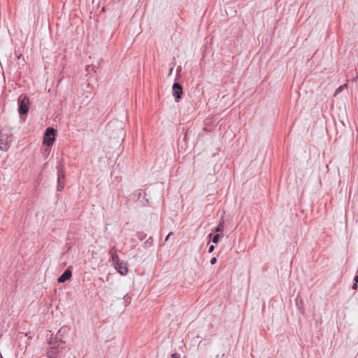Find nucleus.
Here are the masks:
<instances>
[{"label":"nucleus","instance_id":"7ed1b4c3","mask_svg":"<svg viewBox=\"0 0 358 358\" xmlns=\"http://www.w3.org/2000/svg\"><path fill=\"white\" fill-rule=\"evenodd\" d=\"M56 132V130H55L53 128H48L43 137V143L48 146L52 145L55 139V136Z\"/></svg>","mask_w":358,"mask_h":358},{"label":"nucleus","instance_id":"1a4fd4ad","mask_svg":"<svg viewBox=\"0 0 358 358\" xmlns=\"http://www.w3.org/2000/svg\"><path fill=\"white\" fill-rule=\"evenodd\" d=\"M111 258H112V261L114 264V266L121 261L120 259L117 252H113V255H111Z\"/></svg>","mask_w":358,"mask_h":358},{"label":"nucleus","instance_id":"4be33fe9","mask_svg":"<svg viewBox=\"0 0 358 358\" xmlns=\"http://www.w3.org/2000/svg\"><path fill=\"white\" fill-rule=\"evenodd\" d=\"M354 280L355 281V283H358V275H355Z\"/></svg>","mask_w":358,"mask_h":358},{"label":"nucleus","instance_id":"423d86ee","mask_svg":"<svg viewBox=\"0 0 358 358\" xmlns=\"http://www.w3.org/2000/svg\"><path fill=\"white\" fill-rule=\"evenodd\" d=\"M115 268L120 274L122 275H124L128 273V268L127 266V264L122 260L115 265Z\"/></svg>","mask_w":358,"mask_h":358},{"label":"nucleus","instance_id":"ddd939ff","mask_svg":"<svg viewBox=\"0 0 358 358\" xmlns=\"http://www.w3.org/2000/svg\"><path fill=\"white\" fill-rule=\"evenodd\" d=\"M220 236L219 234H216L215 235L213 238H212V241L213 243H217L219 240H220Z\"/></svg>","mask_w":358,"mask_h":358},{"label":"nucleus","instance_id":"dca6fc26","mask_svg":"<svg viewBox=\"0 0 358 358\" xmlns=\"http://www.w3.org/2000/svg\"><path fill=\"white\" fill-rule=\"evenodd\" d=\"M217 262V259L215 257H213L211 259H210V264H215Z\"/></svg>","mask_w":358,"mask_h":358},{"label":"nucleus","instance_id":"6ab92c4d","mask_svg":"<svg viewBox=\"0 0 358 358\" xmlns=\"http://www.w3.org/2000/svg\"><path fill=\"white\" fill-rule=\"evenodd\" d=\"M172 235H173V233H172V232H170V233L168 234V236L166 237V238H165V241H168V239H169V237H170L171 236H172Z\"/></svg>","mask_w":358,"mask_h":358},{"label":"nucleus","instance_id":"f03ea898","mask_svg":"<svg viewBox=\"0 0 358 358\" xmlns=\"http://www.w3.org/2000/svg\"><path fill=\"white\" fill-rule=\"evenodd\" d=\"M13 141V135L7 133H0V150L7 151Z\"/></svg>","mask_w":358,"mask_h":358},{"label":"nucleus","instance_id":"aec40b11","mask_svg":"<svg viewBox=\"0 0 358 358\" xmlns=\"http://www.w3.org/2000/svg\"><path fill=\"white\" fill-rule=\"evenodd\" d=\"M113 252H117L115 251V248H112V249L110 250V255H113Z\"/></svg>","mask_w":358,"mask_h":358},{"label":"nucleus","instance_id":"0eeeda50","mask_svg":"<svg viewBox=\"0 0 358 358\" xmlns=\"http://www.w3.org/2000/svg\"><path fill=\"white\" fill-rule=\"evenodd\" d=\"M71 271L69 269L64 271V272L58 278L57 281L61 282H64L66 280H69L71 277Z\"/></svg>","mask_w":358,"mask_h":358},{"label":"nucleus","instance_id":"412c9836","mask_svg":"<svg viewBox=\"0 0 358 358\" xmlns=\"http://www.w3.org/2000/svg\"><path fill=\"white\" fill-rule=\"evenodd\" d=\"M357 283L355 282L354 285H352V289H357Z\"/></svg>","mask_w":358,"mask_h":358},{"label":"nucleus","instance_id":"20e7f679","mask_svg":"<svg viewBox=\"0 0 358 358\" xmlns=\"http://www.w3.org/2000/svg\"><path fill=\"white\" fill-rule=\"evenodd\" d=\"M29 108V100L27 97L24 96L19 100L18 112L20 115H26Z\"/></svg>","mask_w":358,"mask_h":358},{"label":"nucleus","instance_id":"f257e3e1","mask_svg":"<svg viewBox=\"0 0 358 358\" xmlns=\"http://www.w3.org/2000/svg\"><path fill=\"white\" fill-rule=\"evenodd\" d=\"M107 131L108 132L110 138L123 141L125 136L124 123L119 120L110 122L107 125Z\"/></svg>","mask_w":358,"mask_h":358},{"label":"nucleus","instance_id":"2eb2a0df","mask_svg":"<svg viewBox=\"0 0 358 358\" xmlns=\"http://www.w3.org/2000/svg\"><path fill=\"white\" fill-rule=\"evenodd\" d=\"M50 345H51V351L52 353H55V348H56V342L54 343L53 341L50 342Z\"/></svg>","mask_w":358,"mask_h":358},{"label":"nucleus","instance_id":"6e6552de","mask_svg":"<svg viewBox=\"0 0 358 358\" xmlns=\"http://www.w3.org/2000/svg\"><path fill=\"white\" fill-rule=\"evenodd\" d=\"M63 179V176L60 173V172H58V176H57V190L62 191L64 189V185L62 183V180Z\"/></svg>","mask_w":358,"mask_h":358},{"label":"nucleus","instance_id":"f3484780","mask_svg":"<svg viewBox=\"0 0 358 358\" xmlns=\"http://www.w3.org/2000/svg\"><path fill=\"white\" fill-rule=\"evenodd\" d=\"M214 249H215L214 245H211V246H210V248L208 249V252H212L214 250Z\"/></svg>","mask_w":358,"mask_h":358},{"label":"nucleus","instance_id":"39448f33","mask_svg":"<svg viewBox=\"0 0 358 358\" xmlns=\"http://www.w3.org/2000/svg\"><path fill=\"white\" fill-rule=\"evenodd\" d=\"M173 96H174L176 101H178V100L181 98V95L182 94V87L181 85L178 83H175L173 85Z\"/></svg>","mask_w":358,"mask_h":358},{"label":"nucleus","instance_id":"5701e85b","mask_svg":"<svg viewBox=\"0 0 358 358\" xmlns=\"http://www.w3.org/2000/svg\"><path fill=\"white\" fill-rule=\"evenodd\" d=\"M49 358H51V357H49Z\"/></svg>","mask_w":358,"mask_h":358},{"label":"nucleus","instance_id":"9d476101","mask_svg":"<svg viewBox=\"0 0 358 358\" xmlns=\"http://www.w3.org/2000/svg\"><path fill=\"white\" fill-rule=\"evenodd\" d=\"M348 87V85L347 84H344L341 86H340L339 87H338L336 91H335V93L334 94V96H336L337 94H338L341 91H343L344 89H346Z\"/></svg>","mask_w":358,"mask_h":358},{"label":"nucleus","instance_id":"a211bd4d","mask_svg":"<svg viewBox=\"0 0 358 358\" xmlns=\"http://www.w3.org/2000/svg\"><path fill=\"white\" fill-rule=\"evenodd\" d=\"M171 358H179V355L176 353L172 354Z\"/></svg>","mask_w":358,"mask_h":358},{"label":"nucleus","instance_id":"f8f14e48","mask_svg":"<svg viewBox=\"0 0 358 358\" xmlns=\"http://www.w3.org/2000/svg\"><path fill=\"white\" fill-rule=\"evenodd\" d=\"M146 234L143 233V232H138L137 234H136V236L137 238L140 240V241H143L145 239V238L146 237Z\"/></svg>","mask_w":358,"mask_h":358},{"label":"nucleus","instance_id":"4468645a","mask_svg":"<svg viewBox=\"0 0 358 358\" xmlns=\"http://www.w3.org/2000/svg\"><path fill=\"white\" fill-rule=\"evenodd\" d=\"M152 242H153V239L152 237H150L145 242V245L146 246H151L152 245Z\"/></svg>","mask_w":358,"mask_h":358},{"label":"nucleus","instance_id":"9b49d317","mask_svg":"<svg viewBox=\"0 0 358 358\" xmlns=\"http://www.w3.org/2000/svg\"><path fill=\"white\" fill-rule=\"evenodd\" d=\"M223 229H224V227H223V222H220L219 224L217 225V227L215 228V231L216 233L222 232Z\"/></svg>","mask_w":358,"mask_h":358}]
</instances>
